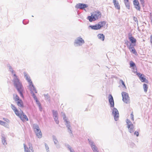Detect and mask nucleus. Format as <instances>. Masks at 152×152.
Listing matches in <instances>:
<instances>
[{
	"mask_svg": "<svg viewBox=\"0 0 152 152\" xmlns=\"http://www.w3.org/2000/svg\"><path fill=\"white\" fill-rule=\"evenodd\" d=\"M12 74L13 75L14 86L19 93L20 96L23 98L24 97L23 94L25 92L24 88L20 80L16 75L15 72L14 73H12Z\"/></svg>",
	"mask_w": 152,
	"mask_h": 152,
	"instance_id": "f257e3e1",
	"label": "nucleus"
},
{
	"mask_svg": "<svg viewBox=\"0 0 152 152\" xmlns=\"http://www.w3.org/2000/svg\"><path fill=\"white\" fill-rule=\"evenodd\" d=\"M102 14L99 11H94L91 14V16H88L87 19L90 22L94 21L101 18Z\"/></svg>",
	"mask_w": 152,
	"mask_h": 152,
	"instance_id": "f03ea898",
	"label": "nucleus"
},
{
	"mask_svg": "<svg viewBox=\"0 0 152 152\" xmlns=\"http://www.w3.org/2000/svg\"><path fill=\"white\" fill-rule=\"evenodd\" d=\"M126 123L129 132L131 133H133L134 130V126L133 124L129 119H127L126 120Z\"/></svg>",
	"mask_w": 152,
	"mask_h": 152,
	"instance_id": "7ed1b4c3",
	"label": "nucleus"
},
{
	"mask_svg": "<svg viewBox=\"0 0 152 152\" xmlns=\"http://www.w3.org/2000/svg\"><path fill=\"white\" fill-rule=\"evenodd\" d=\"M121 94L123 101L126 103H129L130 99L128 94L126 92H122Z\"/></svg>",
	"mask_w": 152,
	"mask_h": 152,
	"instance_id": "20e7f679",
	"label": "nucleus"
},
{
	"mask_svg": "<svg viewBox=\"0 0 152 152\" xmlns=\"http://www.w3.org/2000/svg\"><path fill=\"white\" fill-rule=\"evenodd\" d=\"M62 115L63 116V119L64 121L66 122L65 124L67 127V128L68 129V132L69 133H72V131L71 130V128L70 125V122L67 121L66 119V117L64 113H61Z\"/></svg>",
	"mask_w": 152,
	"mask_h": 152,
	"instance_id": "39448f33",
	"label": "nucleus"
},
{
	"mask_svg": "<svg viewBox=\"0 0 152 152\" xmlns=\"http://www.w3.org/2000/svg\"><path fill=\"white\" fill-rule=\"evenodd\" d=\"M85 43L84 40L81 37L77 38L75 41V45H76L77 46L82 45Z\"/></svg>",
	"mask_w": 152,
	"mask_h": 152,
	"instance_id": "423d86ee",
	"label": "nucleus"
},
{
	"mask_svg": "<svg viewBox=\"0 0 152 152\" xmlns=\"http://www.w3.org/2000/svg\"><path fill=\"white\" fill-rule=\"evenodd\" d=\"M23 73L25 77L26 78V80L29 83V88H31V87H33L34 88V86L32 83V81L31 80L30 77L26 72H24Z\"/></svg>",
	"mask_w": 152,
	"mask_h": 152,
	"instance_id": "0eeeda50",
	"label": "nucleus"
},
{
	"mask_svg": "<svg viewBox=\"0 0 152 152\" xmlns=\"http://www.w3.org/2000/svg\"><path fill=\"white\" fill-rule=\"evenodd\" d=\"M112 114L114 116L115 121L118 119L119 114L118 110L115 108H114L112 110Z\"/></svg>",
	"mask_w": 152,
	"mask_h": 152,
	"instance_id": "6e6552de",
	"label": "nucleus"
},
{
	"mask_svg": "<svg viewBox=\"0 0 152 152\" xmlns=\"http://www.w3.org/2000/svg\"><path fill=\"white\" fill-rule=\"evenodd\" d=\"M28 146L29 148L26 147V146L25 144H24L25 152H31L30 150L33 152L34 151L33 149V147L32 146V144L30 143H29L28 144Z\"/></svg>",
	"mask_w": 152,
	"mask_h": 152,
	"instance_id": "1a4fd4ad",
	"label": "nucleus"
},
{
	"mask_svg": "<svg viewBox=\"0 0 152 152\" xmlns=\"http://www.w3.org/2000/svg\"><path fill=\"white\" fill-rule=\"evenodd\" d=\"M52 138L54 142V144L56 145V148H60V146L56 137L55 135H53L52 136Z\"/></svg>",
	"mask_w": 152,
	"mask_h": 152,
	"instance_id": "9d476101",
	"label": "nucleus"
},
{
	"mask_svg": "<svg viewBox=\"0 0 152 152\" xmlns=\"http://www.w3.org/2000/svg\"><path fill=\"white\" fill-rule=\"evenodd\" d=\"M88 5L85 4L79 3L76 4L75 7L77 9H83L88 7Z\"/></svg>",
	"mask_w": 152,
	"mask_h": 152,
	"instance_id": "9b49d317",
	"label": "nucleus"
},
{
	"mask_svg": "<svg viewBox=\"0 0 152 152\" xmlns=\"http://www.w3.org/2000/svg\"><path fill=\"white\" fill-rule=\"evenodd\" d=\"M89 142L94 152H99L97 150V148L96 146L94 143L91 140H89Z\"/></svg>",
	"mask_w": 152,
	"mask_h": 152,
	"instance_id": "f8f14e48",
	"label": "nucleus"
},
{
	"mask_svg": "<svg viewBox=\"0 0 152 152\" xmlns=\"http://www.w3.org/2000/svg\"><path fill=\"white\" fill-rule=\"evenodd\" d=\"M137 75L139 77L140 80L143 82H145L148 83V81L146 78L144 77V75L142 74H141L140 73H137Z\"/></svg>",
	"mask_w": 152,
	"mask_h": 152,
	"instance_id": "ddd939ff",
	"label": "nucleus"
},
{
	"mask_svg": "<svg viewBox=\"0 0 152 152\" xmlns=\"http://www.w3.org/2000/svg\"><path fill=\"white\" fill-rule=\"evenodd\" d=\"M54 120L56 123L58 124L59 123V121L58 120V113L57 111H55L54 110L52 111Z\"/></svg>",
	"mask_w": 152,
	"mask_h": 152,
	"instance_id": "4468645a",
	"label": "nucleus"
},
{
	"mask_svg": "<svg viewBox=\"0 0 152 152\" xmlns=\"http://www.w3.org/2000/svg\"><path fill=\"white\" fill-rule=\"evenodd\" d=\"M31 88H30V89L31 91V93L32 94V96L35 100H37V98L34 94V92H35L36 93H37V91L36 90L34 86V88H33V87H31Z\"/></svg>",
	"mask_w": 152,
	"mask_h": 152,
	"instance_id": "2eb2a0df",
	"label": "nucleus"
},
{
	"mask_svg": "<svg viewBox=\"0 0 152 152\" xmlns=\"http://www.w3.org/2000/svg\"><path fill=\"white\" fill-rule=\"evenodd\" d=\"M133 4L135 8L138 10L140 11L141 8L138 0H134L133 1Z\"/></svg>",
	"mask_w": 152,
	"mask_h": 152,
	"instance_id": "dca6fc26",
	"label": "nucleus"
},
{
	"mask_svg": "<svg viewBox=\"0 0 152 152\" xmlns=\"http://www.w3.org/2000/svg\"><path fill=\"white\" fill-rule=\"evenodd\" d=\"M109 101L111 107H114V102L113 97L111 94H110L108 96Z\"/></svg>",
	"mask_w": 152,
	"mask_h": 152,
	"instance_id": "f3484780",
	"label": "nucleus"
},
{
	"mask_svg": "<svg viewBox=\"0 0 152 152\" xmlns=\"http://www.w3.org/2000/svg\"><path fill=\"white\" fill-rule=\"evenodd\" d=\"M113 2L115 7L118 10H119L120 8V7L117 0H113Z\"/></svg>",
	"mask_w": 152,
	"mask_h": 152,
	"instance_id": "a211bd4d",
	"label": "nucleus"
},
{
	"mask_svg": "<svg viewBox=\"0 0 152 152\" xmlns=\"http://www.w3.org/2000/svg\"><path fill=\"white\" fill-rule=\"evenodd\" d=\"M18 106L21 107H24L23 102L21 99L15 102Z\"/></svg>",
	"mask_w": 152,
	"mask_h": 152,
	"instance_id": "6ab92c4d",
	"label": "nucleus"
},
{
	"mask_svg": "<svg viewBox=\"0 0 152 152\" xmlns=\"http://www.w3.org/2000/svg\"><path fill=\"white\" fill-rule=\"evenodd\" d=\"M34 131L37 132V131H41L38 125L37 124H34L33 126Z\"/></svg>",
	"mask_w": 152,
	"mask_h": 152,
	"instance_id": "aec40b11",
	"label": "nucleus"
},
{
	"mask_svg": "<svg viewBox=\"0 0 152 152\" xmlns=\"http://www.w3.org/2000/svg\"><path fill=\"white\" fill-rule=\"evenodd\" d=\"M99 25L98 23L97 24H96L94 26H89L91 27V28L94 30H98L100 29V27H99Z\"/></svg>",
	"mask_w": 152,
	"mask_h": 152,
	"instance_id": "412c9836",
	"label": "nucleus"
},
{
	"mask_svg": "<svg viewBox=\"0 0 152 152\" xmlns=\"http://www.w3.org/2000/svg\"><path fill=\"white\" fill-rule=\"evenodd\" d=\"M14 112L15 114L18 116L21 120H23V118L22 117V113L21 112H20V113H19V112L18 110H16L15 111H14Z\"/></svg>",
	"mask_w": 152,
	"mask_h": 152,
	"instance_id": "4be33fe9",
	"label": "nucleus"
},
{
	"mask_svg": "<svg viewBox=\"0 0 152 152\" xmlns=\"http://www.w3.org/2000/svg\"><path fill=\"white\" fill-rule=\"evenodd\" d=\"M13 99L15 102L20 100L19 96L16 94H13Z\"/></svg>",
	"mask_w": 152,
	"mask_h": 152,
	"instance_id": "5701e85b",
	"label": "nucleus"
},
{
	"mask_svg": "<svg viewBox=\"0 0 152 152\" xmlns=\"http://www.w3.org/2000/svg\"><path fill=\"white\" fill-rule=\"evenodd\" d=\"M13 99L15 102L20 100L19 96L16 94H13Z\"/></svg>",
	"mask_w": 152,
	"mask_h": 152,
	"instance_id": "b1692460",
	"label": "nucleus"
},
{
	"mask_svg": "<svg viewBox=\"0 0 152 152\" xmlns=\"http://www.w3.org/2000/svg\"><path fill=\"white\" fill-rule=\"evenodd\" d=\"M37 132L35 131L36 135L37 137L39 138H40L42 137V134L41 131H37Z\"/></svg>",
	"mask_w": 152,
	"mask_h": 152,
	"instance_id": "393cba45",
	"label": "nucleus"
},
{
	"mask_svg": "<svg viewBox=\"0 0 152 152\" xmlns=\"http://www.w3.org/2000/svg\"><path fill=\"white\" fill-rule=\"evenodd\" d=\"M7 67L9 71L11 73V74L14 73L15 71L13 70L12 67L10 64H8L7 65Z\"/></svg>",
	"mask_w": 152,
	"mask_h": 152,
	"instance_id": "a878e982",
	"label": "nucleus"
},
{
	"mask_svg": "<svg viewBox=\"0 0 152 152\" xmlns=\"http://www.w3.org/2000/svg\"><path fill=\"white\" fill-rule=\"evenodd\" d=\"M98 38L103 41L104 40L105 37L103 34H99L97 35Z\"/></svg>",
	"mask_w": 152,
	"mask_h": 152,
	"instance_id": "bb28decb",
	"label": "nucleus"
},
{
	"mask_svg": "<svg viewBox=\"0 0 152 152\" xmlns=\"http://www.w3.org/2000/svg\"><path fill=\"white\" fill-rule=\"evenodd\" d=\"M129 39L132 43H135L136 42V39L133 37H129Z\"/></svg>",
	"mask_w": 152,
	"mask_h": 152,
	"instance_id": "cd10ccee",
	"label": "nucleus"
},
{
	"mask_svg": "<svg viewBox=\"0 0 152 152\" xmlns=\"http://www.w3.org/2000/svg\"><path fill=\"white\" fill-rule=\"evenodd\" d=\"M124 2L126 7L129 9H130L129 3V0H124Z\"/></svg>",
	"mask_w": 152,
	"mask_h": 152,
	"instance_id": "c85d7f7f",
	"label": "nucleus"
},
{
	"mask_svg": "<svg viewBox=\"0 0 152 152\" xmlns=\"http://www.w3.org/2000/svg\"><path fill=\"white\" fill-rule=\"evenodd\" d=\"M99 25V27H100V28L105 26L106 23V22L105 21H101L99 22L98 23Z\"/></svg>",
	"mask_w": 152,
	"mask_h": 152,
	"instance_id": "c756f323",
	"label": "nucleus"
},
{
	"mask_svg": "<svg viewBox=\"0 0 152 152\" xmlns=\"http://www.w3.org/2000/svg\"><path fill=\"white\" fill-rule=\"evenodd\" d=\"M21 112L22 113V117L23 119V120H21L23 121L24 119H25L26 121H28V120L27 116L23 113L22 111H21Z\"/></svg>",
	"mask_w": 152,
	"mask_h": 152,
	"instance_id": "7c9ffc66",
	"label": "nucleus"
},
{
	"mask_svg": "<svg viewBox=\"0 0 152 152\" xmlns=\"http://www.w3.org/2000/svg\"><path fill=\"white\" fill-rule=\"evenodd\" d=\"M1 140L2 142L4 145H5L7 144L6 138L2 136V137Z\"/></svg>",
	"mask_w": 152,
	"mask_h": 152,
	"instance_id": "2f4dec72",
	"label": "nucleus"
},
{
	"mask_svg": "<svg viewBox=\"0 0 152 152\" xmlns=\"http://www.w3.org/2000/svg\"><path fill=\"white\" fill-rule=\"evenodd\" d=\"M35 100L36 101L37 104L39 106V108L40 110V111H41L42 109L41 105L40 103V102H39V101L37 99V100Z\"/></svg>",
	"mask_w": 152,
	"mask_h": 152,
	"instance_id": "473e14b6",
	"label": "nucleus"
},
{
	"mask_svg": "<svg viewBox=\"0 0 152 152\" xmlns=\"http://www.w3.org/2000/svg\"><path fill=\"white\" fill-rule=\"evenodd\" d=\"M143 88L144 91L146 92L147 91L148 88L147 85L146 84H144L143 85Z\"/></svg>",
	"mask_w": 152,
	"mask_h": 152,
	"instance_id": "72a5a7b5",
	"label": "nucleus"
},
{
	"mask_svg": "<svg viewBox=\"0 0 152 152\" xmlns=\"http://www.w3.org/2000/svg\"><path fill=\"white\" fill-rule=\"evenodd\" d=\"M11 107L14 112L17 110L15 105L13 104H11Z\"/></svg>",
	"mask_w": 152,
	"mask_h": 152,
	"instance_id": "f704fd0d",
	"label": "nucleus"
},
{
	"mask_svg": "<svg viewBox=\"0 0 152 152\" xmlns=\"http://www.w3.org/2000/svg\"><path fill=\"white\" fill-rule=\"evenodd\" d=\"M0 124L5 126H6L7 125L5 122L1 120H0Z\"/></svg>",
	"mask_w": 152,
	"mask_h": 152,
	"instance_id": "c9c22d12",
	"label": "nucleus"
},
{
	"mask_svg": "<svg viewBox=\"0 0 152 152\" xmlns=\"http://www.w3.org/2000/svg\"><path fill=\"white\" fill-rule=\"evenodd\" d=\"M130 65L131 67H132V68L136 66L135 64L132 61L130 62Z\"/></svg>",
	"mask_w": 152,
	"mask_h": 152,
	"instance_id": "e433bc0d",
	"label": "nucleus"
},
{
	"mask_svg": "<svg viewBox=\"0 0 152 152\" xmlns=\"http://www.w3.org/2000/svg\"><path fill=\"white\" fill-rule=\"evenodd\" d=\"M130 52L133 53H135L136 52L134 47L132 48L131 49L129 50Z\"/></svg>",
	"mask_w": 152,
	"mask_h": 152,
	"instance_id": "4c0bfd02",
	"label": "nucleus"
},
{
	"mask_svg": "<svg viewBox=\"0 0 152 152\" xmlns=\"http://www.w3.org/2000/svg\"><path fill=\"white\" fill-rule=\"evenodd\" d=\"M66 146L67 148L70 151H72V150L73 149L71 147V146L68 144L66 145Z\"/></svg>",
	"mask_w": 152,
	"mask_h": 152,
	"instance_id": "58836bf2",
	"label": "nucleus"
},
{
	"mask_svg": "<svg viewBox=\"0 0 152 152\" xmlns=\"http://www.w3.org/2000/svg\"><path fill=\"white\" fill-rule=\"evenodd\" d=\"M45 148H46V149L47 152H49V147L48 146L47 144L46 143H45Z\"/></svg>",
	"mask_w": 152,
	"mask_h": 152,
	"instance_id": "ea45409f",
	"label": "nucleus"
},
{
	"mask_svg": "<svg viewBox=\"0 0 152 152\" xmlns=\"http://www.w3.org/2000/svg\"><path fill=\"white\" fill-rule=\"evenodd\" d=\"M120 81V82H121L122 85L124 86V87L125 88H126V87L124 84V82L121 80Z\"/></svg>",
	"mask_w": 152,
	"mask_h": 152,
	"instance_id": "a19ab883",
	"label": "nucleus"
},
{
	"mask_svg": "<svg viewBox=\"0 0 152 152\" xmlns=\"http://www.w3.org/2000/svg\"><path fill=\"white\" fill-rule=\"evenodd\" d=\"M132 69H133L132 71L134 73L137 72V69L136 68V66L132 68Z\"/></svg>",
	"mask_w": 152,
	"mask_h": 152,
	"instance_id": "79ce46f5",
	"label": "nucleus"
},
{
	"mask_svg": "<svg viewBox=\"0 0 152 152\" xmlns=\"http://www.w3.org/2000/svg\"><path fill=\"white\" fill-rule=\"evenodd\" d=\"M126 44L127 45L128 47L129 50L131 49V48L134 47L131 44H130L129 45L128 44Z\"/></svg>",
	"mask_w": 152,
	"mask_h": 152,
	"instance_id": "37998d69",
	"label": "nucleus"
},
{
	"mask_svg": "<svg viewBox=\"0 0 152 152\" xmlns=\"http://www.w3.org/2000/svg\"><path fill=\"white\" fill-rule=\"evenodd\" d=\"M131 119L133 121H134V115L133 113L132 112L130 115Z\"/></svg>",
	"mask_w": 152,
	"mask_h": 152,
	"instance_id": "c03bdc74",
	"label": "nucleus"
},
{
	"mask_svg": "<svg viewBox=\"0 0 152 152\" xmlns=\"http://www.w3.org/2000/svg\"><path fill=\"white\" fill-rule=\"evenodd\" d=\"M134 134L136 135L137 137H138L139 135V133L138 132L135 131L134 133Z\"/></svg>",
	"mask_w": 152,
	"mask_h": 152,
	"instance_id": "a18cd8bd",
	"label": "nucleus"
},
{
	"mask_svg": "<svg viewBox=\"0 0 152 152\" xmlns=\"http://www.w3.org/2000/svg\"><path fill=\"white\" fill-rule=\"evenodd\" d=\"M44 97H45V99H48L49 98V96L48 94H45Z\"/></svg>",
	"mask_w": 152,
	"mask_h": 152,
	"instance_id": "49530a36",
	"label": "nucleus"
},
{
	"mask_svg": "<svg viewBox=\"0 0 152 152\" xmlns=\"http://www.w3.org/2000/svg\"><path fill=\"white\" fill-rule=\"evenodd\" d=\"M133 20H134L137 23L138 22V21L137 20V18L135 17H134L133 18Z\"/></svg>",
	"mask_w": 152,
	"mask_h": 152,
	"instance_id": "de8ad7c7",
	"label": "nucleus"
},
{
	"mask_svg": "<svg viewBox=\"0 0 152 152\" xmlns=\"http://www.w3.org/2000/svg\"><path fill=\"white\" fill-rule=\"evenodd\" d=\"M3 119L6 122H7V123H9L10 122V121L7 118H3Z\"/></svg>",
	"mask_w": 152,
	"mask_h": 152,
	"instance_id": "09e8293b",
	"label": "nucleus"
},
{
	"mask_svg": "<svg viewBox=\"0 0 152 152\" xmlns=\"http://www.w3.org/2000/svg\"><path fill=\"white\" fill-rule=\"evenodd\" d=\"M141 3L142 5H143L144 3V0H140Z\"/></svg>",
	"mask_w": 152,
	"mask_h": 152,
	"instance_id": "8fccbe9b",
	"label": "nucleus"
},
{
	"mask_svg": "<svg viewBox=\"0 0 152 152\" xmlns=\"http://www.w3.org/2000/svg\"><path fill=\"white\" fill-rule=\"evenodd\" d=\"M150 18L151 19V22H152V14L151 13H150Z\"/></svg>",
	"mask_w": 152,
	"mask_h": 152,
	"instance_id": "3c124183",
	"label": "nucleus"
},
{
	"mask_svg": "<svg viewBox=\"0 0 152 152\" xmlns=\"http://www.w3.org/2000/svg\"><path fill=\"white\" fill-rule=\"evenodd\" d=\"M150 41L151 43H152V35L150 37Z\"/></svg>",
	"mask_w": 152,
	"mask_h": 152,
	"instance_id": "603ef678",
	"label": "nucleus"
},
{
	"mask_svg": "<svg viewBox=\"0 0 152 152\" xmlns=\"http://www.w3.org/2000/svg\"><path fill=\"white\" fill-rule=\"evenodd\" d=\"M28 23V22H27V23H25V21L24 20H23V23L24 24H26L27 23Z\"/></svg>",
	"mask_w": 152,
	"mask_h": 152,
	"instance_id": "864d4df0",
	"label": "nucleus"
},
{
	"mask_svg": "<svg viewBox=\"0 0 152 152\" xmlns=\"http://www.w3.org/2000/svg\"><path fill=\"white\" fill-rule=\"evenodd\" d=\"M73 151H74V150L73 149L72 150V151H70V152H72Z\"/></svg>",
	"mask_w": 152,
	"mask_h": 152,
	"instance_id": "5fc2aeb1",
	"label": "nucleus"
},
{
	"mask_svg": "<svg viewBox=\"0 0 152 152\" xmlns=\"http://www.w3.org/2000/svg\"><path fill=\"white\" fill-rule=\"evenodd\" d=\"M72 152H75L74 151H72Z\"/></svg>",
	"mask_w": 152,
	"mask_h": 152,
	"instance_id": "6e6d98bb",
	"label": "nucleus"
}]
</instances>
